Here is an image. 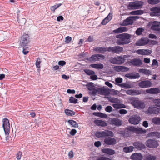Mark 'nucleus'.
I'll return each mask as SVG.
<instances>
[{
  "mask_svg": "<svg viewBox=\"0 0 160 160\" xmlns=\"http://www.w3.org/2000/svg\"><path fill=\"white\" fill-rule=\"evenodd\" d=\"M88 89L89 91L90 94L93 96H95L97 93L105 96L108 95L110 93L109 89L96 88L93 86L89 85Z\"/></svg>",
  "mask_w": 160,
  "mask_h": 160,
  "instance_id": "obj_1",
  "label": "nucleus"
},
{
  "mask_svg": "<svg viewBox=\"0 0 160 160\" xmlns=\"http://www.w3.org/2000/svg\"><path fill=\"white\" fill-rule=\"evenodd\" d=\"M116 38H118L116 43L118 45H124L128 44L130 42L131 35L128 33H123L116 36Z\"/></svg>",
  "mask_w": 160,
  "mask_h": 160,
  "instance_id": "obj_2",
  "label": "nucleus"
},
{
  "mask_svg": "<svg viewBox=\"0 0 160 160\" xmlns=\"http://www.w3.org/2000/svg\"><path fill=\"white\" fill-rule=\"evenodd\" d=\"M127 57L126 55H124L123 56H120L112 57L110 58L109 61L112 64H122L124 62L125 59Z\"/></svg>",
  "mask_w": 160,
  "mask_h": 160,
  "instance_id": "obj_3",
  "label": "nucleus"
},
{
  "mask_svg": "<svg viewBox=\"0 0 160 160\" xmlns=\"http://www.w3.org/2000/svg\"><path fill=\"white\" fill-rule=\"evenodd\" d=\"M145 144L150 148H155L159 146L158 141L155 139H149L146 141Z\"/></svg>",
  "mask_w": 160,
  "mask_h": 160,
  "instance_id": "obj_4",
  "label": "nucleus"
},
{
  "mask_svg": "<svg viewBox=\"0 0 160 160\" xmlns=\"http://www.w3.org/2000/svg\"><path fill=\"white\" fill-rule=\"evenodd\" d=\"M126 129L128 131L137 134H144L146 131L145 130L143 129L142 128L139 127L135 128L132 126L127 127L126 128Z\"/></svg>",
  "mask_w": 160,
  "mask_h": 160,
  "instance_id": "obj_5",
  "label": "nucleus"
},
{
  "mask_svg": "<svg viewBox=\"0 0 160 160\" xmlns=\"http://www.w3.org/2000/svg\"><path fill=\"white\" fill-rule=\"evenodd\" d=\"M132 105L134 108L139 109H144L145 107V104L143 101L138 100H134L131 102Z\"/></svg>",
  "mask_w": 160,
  "mask_h": 160,
  "instance_id": "obj_6",
  "label": "nucleus"
},
{
  "mask_svg": "<svg viewBox=\"0 0 160 160\" xmlns=\"http://www.w3.org/2000/svg\"><path fill=\"white\" fill-rule=\"evenodd\" d=\"M143 4L142 1L132 2L129 3L128 7L132 10L136 9L141 8Z\"/></svg>",
  "mask_w": 160,
  "mask_h": 160,
  "instance_id": "obj_7",
  "label": "nucleus"
},
{
  "mask_svg": "<svg viewBox=\"0 0 160 160\" xmlns=\"http://www.w3.org/2000/svg\"><path fill=\"white\" fill-rule=\"evenodd\" d=\"M2 127L5 135H8L10 132V124L8 119L4 118L2 120Z\"/></svg>",
  "mask_w": 160,
  "mask_h": 160,
  "instance_id": "obj_8",
  "label": "nucleus"
},
{
  "mask_svg": "<svg viewBox=\"0 0 160 160\" xmlns=\"http://www.w3.org/2000/svg\"><path fill=\"white\" fill-rule=\"evenodd\" d=\"M105 58V56L103 55L95 54L92 55L90 57L87 58V60L90 62H92L104 60Z\"/></svg>",
  "mask_w": 160,
  "mask_h": 160,
  "instance_id": "obj_9",
  "label": "nucleus"
},
{
  "mask_svg": "<svg viewBox=\"0 0 160 160\" xmlns=\"http://www.w3.org/2000/svg\"><path fill=\"white\" fill-rule=\"evenodd\" d=\"M160 112V108H158L153 105L149 107L148 110L146 111L147 114H158Z\"/></svg>",
  "mask_w": 160,
  "mask_h": 160,
  "instance_id": "obj_10",
  "label": "nucleus"
},
{
  "mask_svg": "<svg viewBox=\"0 0 160 160\" xmlns=\"http://www.w3.org/2000/svg\"><path fill=\"white\" fill-rule=\"evenodd\" d=\"M29 36L28 34H24L21 38L20 41V45L23 48L27 45V44L29 42Z\"/></svg>",
  "mask_w": 160,
  "mask_h": 160,
  "instance_id": "obj_11",
  "label": "nucleus"
},
{
  "mask_svg": "<svg viewBox=\"0 0 160 160\" xmlns=\"http://www.w3.org/2000/svg\"><path fill=\"white\" fill-rule=\"evenodd\" d=\"M151 12L150 13V15L152 17L160 16V7H154L150 8Z\"/></svg>",
  "mask_w": 160,
  "mask_h": 160,
  "instance_id": "obj_12",
  "label": "nucleus"
},
{
  "mask_svg": "<svg viewBox=\"0 0 160 160\" xmlns=\"http://www.w3.org/2000/svg\"><path fill=\"white\" fill-rule=\"evenodd\" d=\"M139 18L138 16L129 17L123 21V25L127 26L132 25L133 23V20H135Z\"/></svg>",
  "mask_w": 160,
  "mask_h": 160,
  "instance_id": "obj_13",
  "label": "nucleus"
},
{
  "mask_svg": "<svg viewBox=\"0 0 160 160\" xmlns=\"http://www.w3.org/2000/svg\"><path fill=\"white\" fill-rule=\"evenodd\" d=\"M140 120V117L137 115H134L130 118L128 121L130 123L136 125L139 123Z\"/></svg>",
  "mask_w": 160,
  "mask_h": 160,
  "instance_id": "obj_14",
  "label": "nucleus"
},
{
  "mask_svg": "<svg viewBox=\"0 0 160 160\" xmlns=\"http://www.w3.org/2000/svg\"><path fill=\"white\" fill-rule=\"evenodd\" d=\"M108 51L112 53H119L123 51V48L119 46L108 48Z\"/></svg>",
  "mask_w": 160,
  "mask_h": 160,
  "instance_id": "obj_15",
  "label": "nucleus"
},
{
  "mask_svg": "<svg viewBox=\"0 0 160 160\" xmlns=\"http://www.w3.org/2000/svg\"><path fill=\"white\" fill-rule=\"evenodd\" d=\"M109 121L110 124L111 125L116 127L121 126L122 123V120L117 118L110 119Z\"/></svg>",
  "mask_w": 160,
  "mask_h": 160,
  "instance_id": "obj_16",
  "label": "nucleus"
},
{
  "mask_svg": "<svg viewBox=\"0 0 160 160\" xmlns=\"http://www.w3.org/2000/svg\"><path fill=\"white\" fill-rule=\"evenodd\" d=\"M152 83L149 80H143L138 83V86L142 88H148L152 86Z\"/></svg>",
  "mask_w": 160,
  "mask_h": 160,
  "instance_id": "obj_17",
  "label": "nucleus"
},
{
  "mask_svg": "<svg viewBox=\"0 0 160 160\" xmlns=\"http://www.w3.org/2000/svg\"><path fill=\"white\" fill-rule=\"evenodd\" d=\"M143 93L144 91H143L134 89H129L126 92L127 94L132 96L137 95Z\"/></svg>",
  "mask_w": 160,
  "mask_h": 160,
  "instance_id": "obj_18",
  "label": "nucleus"
},
{
  "mask_svg": "<svg viewBox=\"0 0 160 160\" xmlns=\"http://www.w3.org/2000/svg\"><path fill=\"white\" fill-rule=\"evenodd\" d=\"M133 145L134 146V148H135L139 150H142V149L146 148L145 145L142 142L140 141L134 142L133 143Z\"/></svg>",
  "mask_w": 160,
  "mask_h": 160,
  "instance_id": "obj_19",
  "label": "nucleus"
},
{
  "mask_svg": "<svg viewBox=\"0 0 160 160\" xmlns=\"http://www.w3.org/2000/svg\"><path fill=\"white\" fill-rule=\"evenodd\" d=\"M104 142L107 145H113L116 144V140L114 138L108 137L104 139Z\"/></svg>",
  "mask_w": 160,
  "mask_h": 160,
  "instance_id": "obj_20",
  "label": "nucleus"
},
{
  "mask_svg": "<svg viewBox=\"0 0 160 160\" xmlns=\"http://www.w3.org/2000/svg\"><path fill=\"white\" fill-rule=\"evenodd\" d=\"M129 64V63L134 66H139L142 65V62L141 60L140 59H137L136 58H134L128 62Z\"/></svg>",
  "mask_w": 160,
  "mask_h": 160,
  "instance_id": "obj_21",
  "label": "nucleus"
},
{
  "mask_svg": "<svg viewBox=\"0 0 160 160\" xmlns=\"http://www.w3.org/2000/svg\"><path fill=\"white\" fill-rule=\"evenodd\" d=\"M148 38H142L141 39L138 41L136 44L138 46H144L148 44Z\"/></svg>",
  "mask_w": 160,
  "mask_h": 160,
  "instance_id": "obj_22",
  "label": "nucleus"
},
{
  "mask_svg": "<svg viewBox=\"0 0 160 160\" xmlns=\"http://www.w3.org/2000/svg\"><path fill=\"white\" fill-rule=\"evenodd\" d=\"M152 51L148 49H139L137 51V53L143 55H148L151 54Z\"/></svg>",
  "mask_w": 160,
  "mask_h": 160,
  "instance_id": "obj_23",
  "label": "nucleus"
},
{
  "mask_svg": "<svg viewBox=\"0 0 160 160\" xmlns=\"http://www.w3.org/2000/svg\"><path fill=\"white\" fill-rule=\"evenodd\" d=\"M146 92L149 94H157L160 92V90L158 88H151L147 89Z\"/></svg>",
  "mask_w": 160,
  "mask_h": 160,
  "instance_id": "obj_24",
  "label": "nucleus"
},
{
  "mask_svg": "<svg viewBox=\"0 0 160 160\" xmlns=\"http://www.w3.org/2000/svg\"><path fill=\"white\" fill-rule=\"evenodd\" d=\"M151 29L152 30L157 31L159 28L160 22L154 21L151 22Z\"/></svg>",
  "mask_w": 160,
  "mask_h": 160,
  "instance_id": "obj_25",
  "label": "nucleus"
},
{
  "mask_svg": "<svg viewBox=\"0 0 160 160\" xmlns=\"http://www.w3.org/2000/svg\"><path fill=\"white\" fill-rule=\"evenodd\" d=\"M131 157L133 160H142V156L140 153H134L132 155Z\"/></svg>",
  "mask_w": 160,
  "mask_h": 160,
  "instance_id": "obj_26",
  "label": "nucleus"
},
{
  "mask_svg": "<svg viewBox=\"0 0 160 160\" xmlns=\"http://www.w3.org/2000/svg\"><path fill=\"white\" fill-rule=\"evenodd\" d=\"M94 122L98 126L105 127L108 125V123L106 122L101 120H95L94 121Z\"/></svg>",
  "mask_w": 160,
  "mask_h": 160,
  "instance_id": "obj_27",
  "label": "nucleus"
},
{
  "mask_svg": "<svg viewBox=\"0 0 160 160\" xmlns=\"http://www.w3.org/2000/svg\"><path fill=\"white\" fill-rule=\"evenodd\" d=\"M115 68L116 70L118 72H125L128 71L129 70L128 67L124 66H118Z\"/></svg>",
  "mask_w": 160,
  "mask_h": 160,
  "instance_id": "obj_28",
  "label": "nucleus"
},
{
  "mask_svg": "<svg viewBox=\"0 0 160 160\" xmlns=\"http://www.w3.org/2000/svg\"><path fill=\"white\" fill-rule=\"evenodd\" d=\"M119 86L121 88L124 89L130 88H132L133 87L132 83L130 82L123 83L120 84Z\"/></svg>",
  "mask_w": 160,
  "mask_h": 160,
  "instance_id": "obj_29",
  "label": "nucleus"
},
{
  "mask_svg": "<svg viewBox=\"0 0 160 160\" xmlns=\"http://www.w3.org/2000/svg\"><path fill=\"white\" fill-rule=\"evenodd\" d=\"M112 14L109 13L108 16L102 21L101 24L102 25L106 24L112 19Z\"/></svg>",
  "mask_w": 160,
  "mask_h": 160,
  "instance_id": "obj_30",
  "label": "nucleus"
},
{
  "mask_svg": "<svg viewBox=\"0 0 160 160\" xmlns=\"http://www.w3.org/2000/svg\"><path fill=\"white\" fill-rule=\"evenodd\" d=\"M102 152L104 153L110 155H112L115 153L114 150L111 148H104L102 149Z\"/></svg>",
  "mask_w": 160,
  "mask_h": 160,
  "instance_id": "obj_31",
  "label": "nucleus"
},
{
  "mask_svg": "<svg viewBox=\"0 0 160 160\" xmlns=\"http://www.w3.org/2000/svg\"><path fill=\"white\" fill-rule=\"evenodd\" d=\"M128 29L126 27H120L113 31V32L115 33H119L127 31Z\"/></svg>",
  "mask_w": 160,
  "mask_h": 160,
  "instance_id": "obj_32",
  "label": "nucleus"
},
{
  "mask_svg": "<svg viewBox=\"0 0 160 160\" xmlns=\"http://www.w3.org/2000/svg\"><path fill=\"white\" fill-rule=\"evenodd\" d=\"M90 67L93 68L98 69H102L104 67L103 64L101 63L92 64L90 65Z\"/></svg>",
  "mask_w": 160,
  "mask_h": 160,
  "instance_id": "obj_33",
  "label": "nucleus"
},
{
  "mask_svg": "<svg viewBox=\"0 0 160 160\" xmlns=\"http://www.w3.org/2000/svg\"><path fill=\"white\" fill-rule=\"evenodd\" d=\"M107 99L109 101L112 103H120L121 102V100L119 99L114 97H108Z\"/></svg>",
  "mask_w": 160,
  "mask_h": 160,
  "instance_id": "obj_34",
  "label": "nucleus"
},
{
  "mask_svg": "<svg viewBox=\"0 0 160 160\" xmlns=\"http://www.w3.org/2000/svg\"><path fill=\"white\" fill-rule=\"evenodd\" d=\"M103 133L104 137H112L114 136L113 132L109 130H104L103 131Z\"/></svg>",
  "mask_w": 160,
  "mask_h": 160,
  "instance_id": "obj_35",
  "label": "nucleus"
},
{
  "mask_svg": "<svg viewBox=\"0 0 160 160\" xmlns=\"http://www.w3.org/2000/svg\"><path fill=\"white\" fill-rule=\"evenodd\" d=\"M134 149V147L132 146L124 147L123 149V152L126 153L130 152H132Z\"/></svg>",
  "mask_w": 160,
  "mask_h": 160,
  "instance_id": "obj_36",
  "label": "nucleus"
},
{
  "mask_svg": "<svg viewBox=\"0 0 160 160\" xmlns=\"http://www.w3.org/2000/svg\"><path fill=\"white\" fill-rule=\"evenodd\" d=\"M125 76L129 79H136L140 77L139 74L138 73L136 75H132L131 73H128L125 75Z\"/></svg>",
  "mask_w": 160,
  "mask_h": 160,
  "instance_id": "obj_37",
  "label": "nucleus"
},
{
  "mask_svg": "<svg viewBox=\"0 0 160 160\" xmlns=\"http://www.w3.org/2000/svg\"><path fill=\"white\" fill-rule=\"evenodd\" d=\"M148 136V137H156L159 138L160 137V133L157 132H149Z\"/></svg>",
  "mask_w": 160,
  "mask_h": 160,
  "instance_id": "obj_38",
  "label": "nucleus"
},
{
  "mask_svg": "<svg viewBox=\"0 0 160 160\" xmlns=\"http://www.w3.org/2000/svg\"><path fill=\"white\" fill-rule=\"evenodd\" d=\"M66 114L68 116H73L75 114V112L72 110L66 109L65 110Z\"/></svg>",
  "mask_w": 160,
  "mask_h": 160,
  "instance_id": "obj_39",
  "label": "nucleus"
},
{
  "mask_svg": "<svg viewBox=\"0 0 160 160\" xmlns=\"http://www.w3.org/2000/svg\"><path fill=\"white\" fill-rule=\"evenodd\" d=\"M107 48H108L98 47L96 48L95 50L99 51L101 53H104V52L108 51Z\"/></svg>",
  "mask_w": 160,
  "mask_h": 160,
  "instance_id": "obj_40",
  "label": "nucleus"
},
{
  "mask_svg": "<svg viewBox=\"0 0 160 160\" xmlns=\"http://www.w3.org/2000/svg\"><path fill=\"white\" fill-rule=\"evenodd\" d=\"M68 122L70 125H72V127H78V123L75 121L72 120H69L68 121Z\"/></svg>",
  "mask_w": 160,
  "mask_h": 160,
  "instance_id": "obj_41",
  "label": "nucleus"
},
{
  "mask_svg": "<svg viewBox=\"0 0 160 160\" xmlns=\"http://www.w3.org/2000/svg\"><path fill=\"white\" fill-rule=\"evenodd\" d=\"M62 5V4H57L54 6L50 7V10L53 13L54 12L55 10L58 8L59 7Z\"/></svg>",
  "mask_w": 160,
  "mask_h": 160,
  "instance_id": "obj_42",
  "label": "nucleus"
},
{
  "mask_svg": "<svg viewBox=\"0 0 160 160\" xmlns=\"http://www.w3.org/2000/svg\"><path fill=\"white\" fill-rule=\"evenodd\" d=\"M148 2L151 5L157 4L160 2V0H148Z\"/></svg>",
  "mask_w": 160,
  "mask_h": 160,
  "instance_id": "obj_43",
  "label": "nucleus"
},
{
  "mask_svg": "<svg viewBox=\"0 0 160 160\" xmlns=\"http://www.w3.org/2000/svg\"><path fill=\"white\" fill-rule=\"evenodd\" d=\"M153 102L155 106L158 108H160V99H155L153 100Z\"/></svg>",
  "mask_w": 160,
  "mask_h": 160,
  "instance_id": "obj_44",
  "label": "nucleus"
},
{
  "mask_svg": "<svg viewBox=\"0 0 160 160\" xmlns=\"http://www.w3.org/2000/svg\"><path fill=\"white\" fill-rule=\"evenodd\" d=\"M152 122L154 124H160V118L158 117H155L152 119Z\"/></svg>",
  "mask_w": 160,
  "mask_h": 160,
  "instance_id": "obj_45",
  "label": "nucleus"
},
{
  "mask_svg": "<svg viewBox=\"0 0 160 160\" xmlns=\"http://www.w3.org/2000/svg\"><path fill=\"white\" fill-rule=\"evenodd\" d=\"M144 31V29L142 28H138L136 31V33L138 35H141Z\"/></svg>",
  "mask_w": 160,
  "mask_h": 160,
  "instance_id": "obj_46",
  "label": "nucleus"
},
{
  "mask_svg": "<svg viewBox=\"0 0 160 160\" xmlns=\"http://www.w3.org/2000/svg\"><path fill=\"white\" fill-rule=\"evenodd\" d=\"M84 72L88 75H92L95 74V72L94 71L88 69H85L84 70Z\"/></svg>",
  "mask_w": 160,
  "mask_h": 160,
  "instance_id": "obj_47",
  "label": "nucleus"
},
{
  "mask_svg": "<svg viewBox=\"0 0 160 160\" xmlns=\"http://www.w3.org/2000/svg\"><path fill=\"white\" fill-rule=\"evenodd\" d=\"M78 100L72 97H70L69 99V102L71 103L76 104L78 102Z\"/></svg>",
  "mask_w": 160,
  "mask_h": 160,
  "instance_id": "obj_48",
  "label": "nucleus"
},
{
  "mask_svg": "<svg viewBox=\"0 0 160 160\" xmlns=\"http://www.w3.org/2000/svg\"><path fill=\"white\" fill-rule=\"evenodd\" d=\"M95 135L98 138L104 137L103 131L97 132L95 133Z\"/></svg>",
  "mask_w": 160,
  "mask_h": 160,
  "instance_id": "obj_49",
  "label": "nucleus"
},
{
  "mask_svg": "<svg viewBox=\"0 0 160 160\" xmlns=\"http://www.w3.org/2000/svg\"><path fill=\"white\" fill-rule=\"evenodd\" d=\"M156 157L155 156L149 155L146 157L147 160H155Z\"/></svg>",
  "mask_w": 160,
  "mask_h": 160,
  "instance_id": "obj_50",
  "label": "nucleus"
},
{
  "mask_svg": "<svg viewBox=\"0 0 160 160\" xmlns=\"http://www.w3.org/2000/svg\"><path fill=\"white\" fill-rule=\"evenodd\" d=\"M149 42H148V44H149L150 46H152L154 45H156L157 43V42L156 41L152 40H149L148 39Z\"/></svg>",
  "mask_w": 160,
  "mask_h": 160,
  "instance_id": "obj_51",
  "label": "nucleus"
},
{
  "mask_svg": "<svg viewBox=\"0 0 160 160\" xmlns=\"http://www.w3.org/2000/svg\"><path fill=\"white\" fill-rule=\"evenodd\" d=\"M97 116L100 117L102 118H106L107 117V115L104 113H102L101 112H98L97 113Z\"/></svg>",
  "mask_w": 160,
  "mask_h": 160,
  "instance_id": "obj_52",
  "label": "nucleus"
},
{
  "mask_svg": "<svg viewBox=\"0 0 160 160\" xmlns=\"http://www.w3.org/2000/svg\"><path fill=\"white\" fill-rule=\"evenodd\" d=\"M22 153L21 151H18L17 153L16 158L17 160H19L21 159V157L22 156Z\"/></svg>",
  "mask_w": 160,
  "mask_h": 160,
  "instance_id": "obj_53",
  "label": "nucleus"
},
{
  "mask_svg": "<svg viewBox=\"0 0 160 160\" xmlns=\"http://www.w3.org/2000/svg\"><path fill=\"white\" fill-rule=\"evenodd\" d=\"M41 62L40 59L39 58H38L37 59V60L35 62V64L37 68H40V64Z\"/></svg>",
  "mask_w": 160,
  "mask_h": 160,
  "instance_id": "obj_54",
  "label": "nucleus"
},
{
  "mask_svg": "<svg viewBox=\"0 0 160 160\" xmlns=\"http://www.w3.org/2000/svg\"><path fill=\"white\" fill-rule=\"evenodd\" d=\"M105 110L107 112H110L112 111V108L111 106H108L106 108Z\"/></svg>",
  "mask_w": 160,
  "mask_h": 160,
  "instance_id": "obj_55",
  "label": "nucleus"
},
{
  "mask_svg": "<svg viewBox=\"0 0 160 160\" xmlns=\"http://www.w3.org/2000/svg\"><path fill=\"white\" fill-rule=\"evenodd\" d=\"M139 72H142L145 74H147L149 72V70L145 69H140Z\"/></svg>",
  "mask_w": 160,
  "mask_h": 160,
  "instance_id": "obj_56",
  "label": "nucleus"
},
{
  "mask_svg": "<svg viewBox=\"0 0 160 160\" xmlns=\"http://www.w3.org/2000/svg\"><path fill=\"white\" fill-rule=\"evenodd\" d=\"M72 39L71 37L67 36L65 38V42L67 43H68L71 41Z\"/></svg>",
  "mask_w": 160,
  "mask_h": 160,
  "instance_id": "obj_57",
  "label": "nucleus"
},
{
  "mask_svg": "<svg viewBox=\"0 0 160 160\" xmlns=\"http://www.w3.org/2000/svg\"><path fill=\"white\" fill-rule=\"evenodd\" d=\"M58 64L60 66H63L66 64V62L64 61L61 60L58 62Z\"/></svg>",
  "mask_w": 160,
  "mask_h": 160,
  "instance_id": "obj_58",
  "label": "nucleus"
},
{
  "mask_svg": "<svg viewBox=\"0 0 160 160\" xmlns=\"http://www.w3.org/2000/svg\"><path fill=\"white\" fill-rule=\"evenodd\" d=\"M119 113L121 114H126L127 113V111L126 110L122 109L119 110Z\"/></svg>",
  "mask_w": 160,
  "mask_h": 160,
  "instance_id": "obj_59",
  "label": "nucleus"
},
{
  "mask_svg": "<svg viewBox=\"0 0 160 160\" xmlns=\"http://www.w3.org/2000/svg\"><path fill=\"white\" fill-rule=\"evenodd\" d=\"M77 132L76 130L72 129L69 132V133L72 136H74L77 133Z\"/></svg>",
  "mask_w": 160,
  "mask_h": 160,
  "instance_id": "obj_60",
  "label": "nucleus"
},
{
  "mask_svg": "<svg viewBox=\"0 0 160 160\" xmlns=\"http://www.w3.org/2000/svg\"><path fill=\"white\" fill-rule=\"evenodd\" d=\"M123 79L121 78H118L115 79V82L118 83H121L122 82Z\"/></svg>",
  "mask_w": 160,
  "mask_h": 160,
  "instance_id": "obj_61",
  "label": "nucleus"
},
{
  "mask_svg": "<svg viewBox=\"0 0 160 160\" xmlns=\"http://www.w3.org/2000/svg\"><path fill=\"white\" fill-rule=\"evenodd\" d=\"M68 155V157H69V158L70 159H71L73 157L74 155H73V152L72 150L70 151L69 152Z\"/></svg>",
  "mask_w": 160,
  "mask_h": 160,
  "instance_id": "obj_62",
  "label": "nucleus"
},
{
  "mask_svg": "<svg viewBox=\"0 0 160 160\" xmlns=\"http://www.w3.org/2000/svg\"><path fill=\"white\" fill-rule=\"evenodd\" d=\"M9 134L8 135H6L7 136L6 137V140L7 142H9L12 140V138L10 136H9Z\"/></svg>",
  "mask_w": 160,
  "mask_h": 160,
  "instance_id": "obj_63",
  "label": "nucleus"
},
{
  "mask_svg": "<svg viewBox=\"0 0 160 160\" xmlns=\"http://www.w3.org/2000/svg\"><path fill=\"white\" fill-rule=\"evenodd\" d=\"M97 160H111V159L106 157H101L99 158Z\"/></svg>",
  "mask_w": 160,
  "mask_h": 160,
  "instance_id": "obj_64",
  "label": "nucleus"
}]
</instances>
